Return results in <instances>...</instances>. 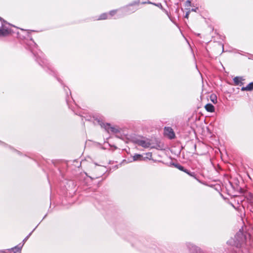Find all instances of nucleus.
I'll return each instance as SVG.
<instances>
[{
	"label": "nucleus",
	"mask_w": 253,
	"mask_h": 253,
	"mask_svg": "<svg viewBox=\"0 0 253 253\" xmlns=\"http://www.w3.org/2000/svg\"><path fill=\"white\" fill-rule=\"evenodd\" d=\"M188 15H189V12H187L186 13V14H185V16H188Z\"/></svg>",
	"instance_id": "f3484780"
},
{
	"label": "nucleus",
	"mask_w": 253,
	"mask_h": 253,
	"mask_svg": "<svg viewBox=\"0 0 253 253\" xmlns=\"http://www.w3.org/2000/svg\"><path fill=\"white\" fill-rule=\"evenodd\" d=\"M107 15H108L107 13H103L100 16H107Z\"/></svg>",
	"instance_id": "2eb2a0df"
},
{
	"label": "nucleus",
	"mask_w": 253,
	"mask_h": 253,
	"mask_svg": "<svg viewBox=\"0 0 253 253\" xmlns=\"http://www.w3.org/2000/svg\"><path fill=\"white\" fill-rule=\"evenodd\" d=\"M169 18L171 21H172V18H174V17H169Z\"/></svg>",
	"instance_id": "a211bd4d"
},
{
	"label": "nucleus",
	"mask_w": 253,
	"mask_h": 253,
	"mask_svg": "<svg viewBox=\"0 0 253 253\" xmlns=\"http://www.w3.org/2000/svg\"><path fill=\"white\" fill-rule=\"evenodd\" d=\"M147 3V2L146 1H141L140 0H135L125 6L110 11L109 14L110 16H113L116 14L117 12L119 11L126 14H130L135 12L139 8L140 4H145ZM148 3H150V2H148Z\"/></svg>",
	"instance_id": "f257e3e1"
},
{
	"label": "nucleus",
	"mask_w": 253,
	"mask_h": 253,
	"mask_svg": "<svg viewBox=\"0 0 253 253\" xmlns=\"http://www.w3.org/2000/svg\"><path fill=\"white\" fill-rule=\"evenodd\" d=\"M137 144L144 148H148L150 147L151 144L149 142L145 140H137L136 141Z\"/></svg>",
	"instance_id": "20e7f679"
},
{
	"label": "nucleus",
	"mask_w": 253,
	"mask_h": 253,
	"mask_svg": "<svg viewBox=\"0 0 253 253\" xmlns=\"http://www.w3.org/2000/svg\"><path fill=\"white\" fill-rule=\"evenodd\" d=\"M210 99H211V100L213 103H216V101H217V97H216V96L215 95V94H211V96H210Z\"/></svg>",
	"instance_id": "9d476101"
},
{
	"label": "nucleus",
	"mask_w": 253,
	"mask_h": 253,
	"mask_svg": "<svg viewBox=\"0 0 253 253\" xmlns=\"http://www.w3.org/2000/svg\"><path fill=\"white\" fill-rule=\"evenodd\" d=\"M104 19H106L105 17H101L100 18H98L97 20H104Z\"/></svg>",
	"instance_id": "dca6fc26"
},
{
	"label": "nucleus",
	"mask_w": 253,
	"mask_h": 253,
	"mask_svg": "<svg viewBox=\"0 0 253 253\" xmlns=\"http://www.w3.org/2000/svg\"><path fill=\"white\" fill-rule=\"evenodd\" d=\"M188 247L193 253H203L200 248L192 244H189Z\"/></svg>",
	"instance_id": "39448f33"
},
{
	"label": "nucleus",
	"mask_w": 253,
	"mask_h": 253,
	"mask_svg": "<svg viewBox=\"0 0 253 253\" xmlns=\"http://www.w3.org/2000/svg\"><path fill=\"white\" fill-rule=\"evenodd\" d=\"M142 158V155L140 154H135L133 157V159L134 161H137L139 160H141Z\"/></svg>",
	"instance_id": "9b49d317"
},
{
	"label": "nucleus",
	"mask_w": 253,
	"mask_h": 253,
	"mask_svg": "<svg viewBox=\"0 0 253 253\" xmlns=\"http://www.w3.org/2000/svg\"><path fill=\"white\" fill-rule=\"evenodd\" d=\"M13 250H15L16 251L19 252L21 250V248L16 247H15V248Z\"/></svg>",
	"instance_id": "4468645a"
},
{
	"label": "nucleus",
	"mask_w": 253,
	"mask_h": 253,
	"mask_svg": "<svg viewBox=\"0 0 253 253\" xmlns=\"http://www.w3.org/2000/svg\"><path fill=\"white\" fill-rule=\"evenodd\" d=\"M252 90H253V82L250 83L246 87H242L241 88L242 91H251Z\"/></svg>",
	"instance_id": "0eeeda50"
},
{
	"label": "nucleus",
	"mask_w": 253,
	"mask_h": 253,
	"mask_svg": "<svg viewBox=\"0 0 253 253\" xmlns=\"http://www.w3.org/2000/svg\"><path fill=\"white\" fill-rule=\"evenodd\" d=\"M28 237H29V236H27V237L25 239V240L27 239V238H28Z\"/></svg>",
	"instance_id": "412c9836"
},
{
	"label": "nucleus",
	"mask_w": 253,
	"mask_h": 253,
	"mask_svg": "<svg viewBox=\"0 0 253 253\" xmlns=\"http://www.w3.org/2000/svg\"><path fill=\"white\" fill-rule=\"evenodd\" d=\"M1 22V26L0 28V37H6L11 33L10 27H15L14 25L7 22L0 17Z\"/></svg>",
	"instance_id": "f03ea898"
},
{
	"label": "nucleus",
	"mask_w": 253,
	"mask_h": 253,
	"mask_svg": "<svg viewBox=\"0 0 253 253\" xmlns=\"http://www.w3.org/2000/svg\"><path fill=\"white\" fill-rule=\"evenodd\" d=\"M192 11H195V9H194V8H192Z\"/></svg>",
	"instance_id": "aec40b11"
},
{
	"label": "nucleus",
	"mask_w": 253,
	"mask_h": 253,
	"mask_svg": "<svg viewBox=\"0 0 253 253\" xmlns=\"http://www.w3.org/2000/svg\"><path fill=\"white\" fill-rule=\"evenodd\" d=\"M186 171L187 172H186V173H187L188 174H189L191 176H193V177H195V174L194 172H191L189 171L188 169H187Z\"/></svg>",
	"instance_id": "ddd939ff"
},
{
	"label": "nucleus",
	"mask_w": 253,
	"mask_h": 253,
	"mask_svg": "<svg viewBox=\"0 0 253 253\" xmlns=\"http://www.w3.org/2000/svg\"><path fill=\"white\" fill-rule=\"evenodd\" d=\"M105 128L108 131H109V130H111L112 131H114V128L110 126V125L109 124H107L105 125Z\"/></svg>",
	"instance_id": "f8f14e48"
},
{
	"label": "nucleus",
	"mask_w": 253,
	"mask_h": 253,
	"mask_svg": "<svg viewBox=\"0 0 253 253\" xmlns=\"http://www.w3.org/2000/svg\"><path fill=\"white\" fill-rule=\"evenodd\" d=\"M164 134L169 139H173L175 137V133L173 129L170 127H165L164 128Z\"/></svg>",
	"instance_id": "7ed1b4c3"
},
{
	"label": "nucleus",
	"mask_w": 253,
	"mask_h": 253,
	"mask_svg": "<svg viewBox=\"0 0 253 253\" xmlns=\"http://www.w3.org/2000/svg\"><path fill=\"white\" fill-rule=\"evenodd\" d=\"M205 108L208 112H213L214 111V107L211 104H207L206 105Z\"/></svg>",
	"instance_id": "6e6552de"
},
{
	"label": "nucleus",
	"mask_w": 253,
	"mask_h": 253,
	"mask_svg": "<svg viewBox=\"0 0 253 253\" xmlns=\"http://www.w3.org/2000/svg\"><path fill=\"white\" fill-rule=\"evenodd\" d=\"M174 166L177 168L178 169L183 171L185 172H187V169H185L183 166L180 165L179 164H174Z\"/></svg>",
	"instance_id": "1a4fd4ad"
},
{
	"label": "nucleus",
	"mask_w": 253,
	"mask_h": 253,
	"mask_svg": "<svg viewBox=\"0 0 253 253\" xmlns=\"http://www.w3.org/2000/svg\"><path fill=\"white\" fill-rule=\"evenodd\" d=\"M244 80V79L241 77H236L233 79V81L235 85H242L243 84V83L242 82Z\"/></svg>",
	"instance_id": "423d86ee"
},
{
	"label": "nucleus",
	"mask_w": 253,
	"mask_h": 253,
	"mask_svg": "<svg viewBox=\"0 0 253 253\" xmlns=\"http://www.w3.org/2000/svg\"><path fill=\"white\" fill-rule=\"evenodd\" d=\"M210 28H211V30H213V28L212 27H210Z\"/></svg>",
	"instance_id": "6ab92c4d"
}]
</instances>
